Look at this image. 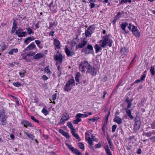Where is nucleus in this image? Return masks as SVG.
Listing matches in <instances>:
<instances>
[{"label": "nucleus", "instance_id": "1", "mask_svg": "<svg viewBox=\"0 0 155 155\" xmlns=\"http://www.w3.org/2000/svg\"><path fill=\"white\" fill-rule=\"evenodd\" d=\"M109 35H106L104 37H103L104 39L102 40V42L101 46L103 48H104L106 46L108 45L110 47L112 46L113 41L112 39L110 38Z\"/></svg>", "mask_w": 155, "mask_h": 155}, {"label": "nucleus", "instance_id": "2", "mask_svg": "<svg viewBox=\"0 0 155 155\" xmlns=\"http://www.w3.org/2000/svg\"><path fill=\"white\" fill-rule=\"evenodd\" d=\"M95 25L93 24L90 26L87 29H86L85 32V36L87 37L91 36V34L93 33L95 29Z\"/></svg>", "mask_w": 155, "mask_h": 155}, {"label": "nucleus", "instance_id": "3", "mask_svg": "<svg viewBox=\"0 0 155 155\" xmlns=\"http://www.w3.org/2000/svg\"><path fill=\"white\" fill-rule=\"evenodd\" d=\"M89 65L90 64L88 63V62L87 61L85 60L83 62H81L79 67V69L82 73H84L86 71L85 68H86L87 70Z\"/></svg>", "mask_w": 155, "mask_h": 155}, {"label": "nucleus", "instance_id": "4", "mask_svg": "<svg viewBox=\"0 0 155 155\" xmlns=\"http://www.w3.org/2000/svg\"><path fill=\"white\" fill-rule=\"evenodd\" d=\"M81 51L84 52L85 54H93V52L94 53L93 47L90 44H88L87 47L83 49Z\"/></svg>", "mask_w": 155, "mask_h": 155}, {"label": "nucleus", "instance_id": "5", "mask_svg": "<svg viewBox=\"0 0 155 155\" xmlns=\"http://www.w3.org/2000/svg\"><path fill=\"white\" fill-rule=\"evenodd\" d=\"M87 73H88L93 76H95L97 74V71L96 68L91 65H89V67L87 68Z\"/></svg>", "mask_w": 155, "mask_h": 155}, {"label": "nucleus", "instance_id": "6", "mask_svg": "<svg viewBox=\"0 0 155 155\" xmlns=\"http://www.w3.org/2000/svg\"><path fill=\"white\" fill-rule=\"evenodd\" d=\"M54 60L57 61L55 65L57 66L58 64H61L63 61V56L61 54H56L54 56Z\"/></svg>", "mask_w": 155, "mask_h": 155}, {"label": "nucleus", "instance_id": "7", "mask_svg": "<svg viewBox=\"0 0 155 155\" xmlns=\"http://www.w3.org/2000/svg\"><path fill=\"white\" fill-rule=\"evenodd\" d=\"M134 131H137L140 128L141 125V122L140 120H138L136 117L134 119Z\"/></svg>", "mask_w": 155, "mask_h": 155}, {"label": "nucleus", "instance_id": "8", "mask_svg": "<svg viewBox=\"0 0 155 155\" xmlns=\"http://www.w3.org/2000/svg\"><path fill=\"white\" fill-rule=\"evenodd\" d=\"M69 119V114L66 112H64L60 120V124H64L65 121Z\"/></svg>", "mask_w": 155, "mask_h": 155}, {"label": "nucleus", "instance_id": "9", "mask_svg": "<svg viewBox=\"0 0 155 155\" xmlns=\"http://www.w3.org/2000/svg\"><path fill=\"white\" fill-rule=\"evenodd\" d=\"M131 31L136 37H139L140 35V32L139 31L137 27L134 25L132 26Z\"/></svg>", "mask_w": 155, "mask_h": 155}, {"label": "nucleus", "instance_id": "10", "mask_svg": "<svg viewBox=\"0 0 155 155\" xmlns=\"http://www.w3.org/2000/svg\"><path fill=\"white\" fill-rule=\"evenodd\" d=\"M64 50L67 55L68 57L72 56L75 54L74 52V51H71L67 46H65Z\"/></svg>", "mask_w": 155, "mask_h": 155}, {"label": "nucleus", "instance_id": "11", "mask_svg": "<svg viewBox=\"0 0 155 155\" xmlns=\"http://www.w3.org/2000/svg\"><path fill=\"white\" fill-rule=\"evenodd\" d=\"M35 48H36L34 42L31 43L27 47H26L23 51L24 52L26 51L32 50Z\"/></svg>", "mask_w": 155, "mask_h": 155}, {"label": "nucleus", "instance_id": "12", "mask_svg": "<svg viewBox=\"0 0 155 155\" xmlns=\"http://www.w3.org/2000/svg\"><path fill=\"white\" fill-rule=\"evenodd\" d=\"M21 124L23 125L24 126L27 128L28 126L30 127H32L33 125L32 124L27 120H24L21 122Z\"/></svg>", "mask_w": 155, "mask_h": 155}, {"label": "nucleus", "instance_id": "13", "mask_svg": "<svg viewBox=\"0 0 155 155\" xmlns=\"http://www.w3.org/2000/svg\"><path fill=\"white\" fill-rule=\"evenodd\" d=\"M128 25V24L127 22H125L123 23H122L121 24V29L126 34H129V31L126 30V27Z\"/></svg>", "mask_w": 155, "mask_h": 155}, {"label": "nucleus", "instance_id": "14", "mask_svg": "<svg viewBox=\"0 0 155 155\" xmlns=\"http://www.w3.org/2000/svg\"><path fill=\"white\" fill-rule=\"evenodd\" d=\"M124 110L126 111V113L131 120H133L134 118V117L131 114V111L130 108H125Z\"/></svg>", "mask_w": 155, "mask_h": 155}, {"label": "nucleus", "instance_id": "15", "mask_svg": "<svg viewBox=\"0 0 155 155\" xmlns=\"http://www.w3.org/2000/svg\"><path fill=\"white\" fill-rule=\"evenodd\" d=\"M54 45L58 49H60L61 48L60 42L58 39H54Z\"/></svg>", "mask_w": 155, "mask_h": 155}, {"label": "nucleus", "instance_id": "16", "mask_svg": "<svg viewBox=\"0 0 155 155\" xmlns=\"http://www.w3.org/2000/svg\"><path fill=\"white\" fill-rule=\"evenodd\" d=\"M113 121L117 123L119 125L121 124L122 123L121 119L117 115L115 116L113 119Z\"/></svg>", "mask_w": 155, "mask_h": 155}, {"label": "nucleus", "instance_id": "17", "mask_svg": "<svg viewBox=\"0 0 155 155\" xmlns=\"http://www.w3.org/2000/svg\"><path fill=\"white\" fill-rule=\"evenodd\" d=\"M44 55L43 54L38 53L33 56V58L35 60H38L39 59L43 58Z\"/></svg>", "mask_w": 155, "mask_h": 155}, {"label": "nucleus", "instance_id": "18", "mask_svg": "<svg viewBox=\"0 0 155 155\" xmlns=\"http://www.w3.org/2000/svg\"><path fill=\"white\" fill-rule=\"evenodd\" d=\"M58 132L59 133L63 135L64 136L67 138H69L70 137V135L68 133L64 131L63 130L60 129L59 130Z\"/></svg>", "mask_w": 155, "mask_h": 155}, {"label": "nucleus", "instance_id": "19", "mask_svg": "<svg viewBox=\"0 0 155 155\" xmlns=\"http://www.w3.org/2000/svg\"><path fill=\"white\" fill-rule=\"evenodd\" d=\"M87 44V41L84 39L81 42L79 43L78 44V47L80 48H82L85 46Z\"/></svg>", "mask_w": 155, "mask_h": 155}, {"label": "nucleus", "instance_id": "20", "mask_svg": "<svg viewBox=\"0 0 155 155\" xmlns=\"http://www.w3.org/2000/svg\"><path fill=\"white\" fill-rule=\"evenodd\" d=\"M133 99H129L128 97H127L125 100V101L127 104V108H130L132 105L131 102Z\"/></svg>", "mask_w": 155, "mask_h": 155}, {"label": "nucleus", "instance_id": "21", "mask_svg": "<svg viewBox=\"0 0 155 155\" xmlns=\"http://www.w3.org/2000/svg\"><path fill=\"white\" fill-rule=\"evenodd\" d=\"M15 34L19 38L25 37L27 34L26 31H22L21 32H15Z\"/></svg>", "mask_w": 155, "mask_h": 155}, {"label": "nucleus", "instance_id": "22", "mask_svg": "<svg viewBox=\"0 0 155 155\" xmlns=\"http://www.w3.org/2000/svg\"><path fill=\"white\" fill-rule=\"evenodd\" d=\"M0 46L1 47L0 52H3L8 47L7 46L5 42H2L0 45Z\"/></svg>", "mask_w": 155, "mask_h": 155}, {"label": "nucleus", "instance_id": "23", "mask_svg": "<svg viewBox=\"0 0 155 155\" xmlns=\"http://www.w3.org/2000/svg\"><path fill=\"white\" fill-rule=\"evenodd\" d=\"M71 86V85L67 83L64 88V91L67 92L70 91L71 89L70 87Z\"/></svg>", "mask_w": 155, "mask_h": 155}, {"label": "nucleus", "instance_id": "24", "mask_svg": "<svg viewBox=\"0 0 155 155\" xmlns=\"http://www.w3.org/2000/svg\"><path fill=\"white\" fill-rule=\"evenodd\" d=\"M102 48L101 46H100L98 44H95L94 46V48L95 50L96 53H97L101 51L102 49Z\"/></svg>", "mask_w": 155, "mask_h": 155}, {"label": "nucleus", "instance_id": "25", "mask_svg": "<svg viewBox=\"0 0 155 155\" xmlns=\"http://www.w3.org/2000/svg\"><path fill=\"white\" fill-rule=\"evenodd\" d=\"M7 118L0 119V121L1 123V124L3 126H6L8 124L7 122Z\"/></svg>", "mask_w": 155, "mask_h": 155}, {"label": "nucleus", "instance_id": "26", "mask_svg": "<svg viewBox=\"0 0 155 155\" xmlns=\"http://www.w3.org/2000/svg\"><path fill=\"white\" fill-rule=\"evenodd\" d=\"M120 52L121 54L126 55L128 53V50L125 47H124L121 49Z\"/></svg>", "mask_w": 155, "mask_h": 155}, {"label": "nucleus", "instance_id": "27", "mask_svg": "<svg viewBox=\"0 0 155 155\" xmlns=\"http://www.w3.org/2000/svg\"><path fill=\"white\" fill-rule=\"evenodd\" d=\"M5 118H6L5 111L3 110H1L0 111V119Z\"/></svg>", "mask_w": 155, "mask_h": 155}, {"label": "nucleus", "instance_id": "28", "mask_svg": "<svg viewBox=\"0 0 155 155\" xmlns=\"http://www.w3.org/2000/svg\"><path fill=\"white\" fill-rule=\"evenodd\" d=\"M66 145L68 147L69 149L71 150L73 153L77 149H75L74 147H73L72 145L71 144H69L67 143H66Z\"/></svg>", "mask_w": 155, "mask_h": 155}, {"label": "nucleus", "instance_id": "29", "mask_svg": "<svg viewBox=\"0 0 155 155\" xmlns=\"http://www.w3.org/2000/svg\"><path fill=\"white\" fill-rule=\"evenodd\" d=\"M25 134H26V136L28 138L31 139L32 140H34L35 137L34 135L28 132L25 133Z\"/></svg>", "mask_w": 155, "mask_h": 155}, {"label": "nucleus", "instance_id": "30", "mask_svg": "<svg viewBox=\"0 0 155 155\" xmlns=\"http://www.w3.org/2000/svg\"><path fill=\"white\" fill-rule=\"evenodd\" d=\"M81 76V74L78 72L75 76V79L76 82H78V83H81V82L79 81V78Z\"/></svg>", "mask_w": 155, "mask_h": 155}, {"label": "nucleus", "instance_id": "31", "mask_svg": "<svg viewBox=\"0 0 155 155\" xmlns=\"http://www.w3.org/2000/svg\"><path fill=\"white\" fill-rule=\"evenodd\" d=\"M18 51V49L17 48L16 49L13 48L12 49L9 51L8 52V54L9 55H13L14 52L15 53H17Z\"/></svg>", "mask_w": 155, "mask_h": 155}, {"label": "nucleus", "instance_id": "32", "mask_svg": "<svg viewBox=\"0 0 155 155\" xmlns=\"http://www.w3.org/2000/svg\"><path fill=\"white\" fill-rule=\"evenodd\" d=\"M155 66H151L150 69V71L151 74V75L153 76L155 75V71L154 69Z\"/></svg>", "mask_w": 155, "mask_h": 155}, {"label": "nucleus", "instance_id": "33", "mask_svg": "<svg viewBox=\"0 0 155 155\" xmlns=\"http://www.w3.org/2000/svg\"><path fill=\"white\" fill-rule=\"evenodd\" d=\"M110 111H109L108 112V113L107 114H106L105 116V120L104 123L105 124H107L108 121V118L110 115Z\"/></svg>", "mask_w": 155, "mask_h": 155}, {"label": "nucleus", "instance_id": "34", "mask_svg": "<svg viewBox=\"0 0 155 155\" xmlns=\"http://www.w3.org/2000/svg\"><path fill=\"white\" fill-rule=\"evenodd\" d=\"M49 27L48 28L49 29H50L51 28H52L54 25H55V26H56L57 25V23L55 24V21H50L49 22Z\"/></svg>", "mask_w": 155, "mask_h": 155}, {"label": "nucleus", "instance_id": "35", "mask_svg": "<svg viewBox=\"0 0 155 155\" xmlns=\"http://www.w3.org/2000/svg\"><path fill=\"white\" fill-rule=\"evenodd\" d=\"M35 42L37 45L38 47L40 49H42L43 48V46L40 45L41 43V41L38 40H35Z\"/></svg>", "mask_w": 155, "mask_h": 155}, {"label": "nucleus", "instance_id": "36", "mask_svg": "<svg viewBox=\"0 0 155 155\" xmlns=\"http://www.w3.org/2000/svg\"><path fill=\"white\" fill-rule=\"evenodd\" d=\"M73 134H72V135L75 137L76 139L78 140V141H80L81 140V139H80L79 135L76 134L75 133H74L73 132Z\"/></svg>", "mask_w": 155, "mask_h": 155}, {"label": "nucleus", "instance_id": "37", "mask_svg": "<svg viewBox=\"0 0 155 155\" xmlns=\"http://www.w3.org/2000/svg\"><path fill=\"white\" fill-rule=\"evenodd\" d=\"M26 29L27 31V33L29 35H31V34L34 33V32L33 31L32 29L30 28V27L28 28H26Z\"/></svg>", "mask_w": 155, "mask_h": 155}, {"label": "nucleus", "instance_id": "38", "mask_svg": "<svg viewBox=\"0 0 155 155\" xmlns=\"http://www.w3.org/2000/svg\"><path fill=\"white\" fill-rule=\"evenodd\" d=\"M99 117H94L91 118H90L88 119V120L92 122H94L98 120L99 119Z\"/></svg>", "mask_w": 155, "mask_h": 155}, {"label": "nucleus", "instance_id": "39", "mask_svg": "<svg viewBox=\"0 0 155 155\" xmlns=\"http://www.w3.org/2000/svg\"><path fill=\"white\" fill-rule=\"evenodd\" d=\"M26 73V71L25 70H22L21 71L19 72V74L21 78L25 76V74Z\"/></svg>", "mask_w": 155, "mask_h": 155}, {"label": "nucleus", "instance_id": "40", "mask_svg": "<svg viewBox=\"0 0 155 155\" xmlns=\"http://www.w3.org/2000/svg\"><path fill=\"white\" fill-rule=\"evenodd\" d=\"M41 112L45 116L49 114L48 111L45 108H43L42 109Z\"/></svg>", "mask_w": 155, "mask_h": 155}, {"label": "nucleus", "instance_id": "41", "mask_svg": "<svg viewBox=\"0 0 155 155\" xmlns=\"http://www.w3.org/2000/svg\"><path fill=\"white\" fill-rule=\"evenodd\" d=\"M78 145L79 147L82 150H84V145L82 143H78Z\"/></svg>", "mask_w": 155, "mask_h": 155}, {"label": "nucleus", "instance_id": "42", "mask_svg": "<svg viewBox=\"0 0 155 155\" xmlns=\"http://www.w3.org/2000/svg\"><path fill=\"white\" fill-rule=\"evenodd\" d=\"M49 67L47 66L46 68H45V71L46 72L47 74H51L52 72L50 71L49 68Z\"/></svg>", "mask_w": 155, "mask_h": 155}, {"label": "nucleus", "instance_id": "43", "mask_svg": "<svg viewBox=\"0 0 155 155\" xmlns=\"http://www.w3.org/2000/svg\"><path fill=\"white\" fill-rule=\"evenodd\" d=\"M67 83L71 86L73 84L75 83L74 79V78L71 79Z\"/></svg>", "mask_w": 155, "mask_h": 155}, {"label": "nucleus", "instance_id": "44", "mask_svg": "<svg viewBox=\"0 0 155 155\" xmlns=\"http://www.w3.org/2000/svg\"><path fill=\"white\" fill-rule=\"evenodd\" d=\"M17 22L14 20L12 28L16 29L18 28Z\"/></svg>", "mask_w": 155, "mask_h": 155}, {"label": "nucleus", "instance_id": "45", "mask_svg": "<svg viewBox=\"0 0 155 155\" xmlns=\"http://www.w3.org/2000/svg\"><path fill=\"white\" fill-rule=\"evenodd\" d=\"M35 54V52L30 51L27 54V56L28 57L34 56Z\"/></svg>", "mask_w": 155, "mask_h": 155}, {"label": "nucleus", "instance_id": "46", "mask_svg": "<svg viewBox=\"0 0 155 155\" xmlns=\"http://www.w3.org/2000/svg\"><path fill=\"white\" fill-rule=\"evenodd\" d=\"M30 117H31V119L33 121H34V122H37V123H39V121L38 120L36 119L34 117V116H30Z\"/></svg>", "mask_w": 155, "mask_h": 155}, {"label": "nucleus", "instance_id": "47", "mask_svg": "<svg viewBox=\"0 0 155 155\" xmlns=\"http://www.w3.org/2000/svg\"><path fill=\"white\" fill-rule=\"evenodd\" d=\"M87 140L88 141V143L90 146H91L92 144L93 143V140L92 139L90 138V137H89L87 139Z\"/></svg>", "mask_w": 155, "mask_h": 155}, {"label": "nucleus", "instance_id": "48", "mask_svg": "<svg viewBox=\"0 0 155 155\" xmlns=\"http://www.w3.org/2000/svg\"><path fill=\"white\" fill-rule=\"evenodd\" d=\"M127 2V0H121L120 2L117 5L118 6H120L124 3H126Z\"/></svg>", "mask_w": 155, "mask_h": 155}, {"label": "nucleus", "instance_id": "49", "mask_svg": "<svg viewBox=\"0 0 155 155\" xmlns=\"http://www.w3.org/2000/svg\"><path fill=\"white\" fill-rule=\"evenodd\" d=\"M96 148H99L101 147V143L100 142H99L98 144H96L94 146Z\"/></svg>", "mask_w": 155, "mask_h": 155}, {"label": "nucleus", "instance_id": "50", "mask_svg": "<svg viewBox=\"0 0 155 155\" xmlns=\"http://www.w3.org/2000/svg\"><path fill=\"white\" fill-rule=\"evenodd\" d=\"M13 85L15 87H18L21 86L22 84L18 82H14L13 84Z\"/></svg>", "mask_w": 155, "mask_h": 155}, {"label": "nucleus", "instance_id": "51", "mask_svg": "<svg viewBox=\"0 0 155 155\" xmlns=\"http://www.w3.org/2000/svg\"><path fill=\"white\" fill-rule=\"evenodd\" d=\"M117 127V125H113L112 127V132L113 133L115 131V130Z\"/></svg>", "mask_w": 155, "mask_h": 155}, {"label": "nucleus", "instance_id": "52", "mask_svg": "<svg viewBox=\"0 0 155 155\" xmlns=\"http://www.w3.org/2000/svg\"><path fill=\"white\" fill-rule=\"evenodd\" d=\"M106 138L109 145L112 144L111 142V140L110 138L108 136H107Z\"/></svg>", "mask_w": 155, "mask_h": 155}, {"label": "nucleus", "instance_id": "53", "mask_svg": "<svg viewBox=\"0 0 155 155\" xmlns=\"http://www.w3.org/2000/svg\"><path fill=\"white\" fill-rule=\"evenodd\" d=\"M150 125L152 129H155V120L150 124Z\"/></svg>", "mask_w": 155, "mask_h": 155}, {"label": "nucleus", "instance_id": "54", "mask_svg": "<svg viewBox=\"0 0 155 155\" xmlns=\"http://www.w3.org/2000/svg\"><path fill=\"white\" fill-rule=\"evenodd\" d=\"M67 125L71 129H72L74 127L71 122H68L67 123Z\"/></svg>", "mask_w": 155, "mask_h": 155}, {"label": "nucleus", "instance_id": "55", "mask_svg": "<svg viewBox=\"0 0 155 155\" xmlns=\"http://www.w3.org/2000/svg\"><path fill=\"white\" fill-rule=\"evenodd\" d=\"M75 150L74 153L76 154L77 155H83L80 152L78 149Z\"/></svg>", "mask_w": 155, "mask_h": 155}, {"label": "nucleus", "instance_id": "56", "mask_svg": "<svg viewBox=\"0 0 155 155\" xmlns=\"http://www.w3.org/2000/svg\"><path fill=\"white\" fill-rule=\"evenodd\" d=\"M57 94L56 93L55 94H53L52 97V99H50V101H51L52 100L53 101H55L57 98Z\"/></svg>", "mask_w": 155, "mask_h": 155}, {"label": "nucleus", "instance_id": "57", "mask_svg": "<svg viewBox=\"0 0 155 155\" xmlns=\"http://www.w3.org/2000/svg\"><path fill=\"white\" fill-rule=\"evenodd\" d=\"M75 117H79V118H83V117L84 118V115H83V114H81V113H78L77 114Z\"/></svg>", "mask_w": 155, "mask_h": 155}, {"label": "nucleus", "instance_id": "58", "mask_svg": "<svg viewBox=\"0 0 155 155\" xmlns=\"http://www.w3.org/2000/svg\"><path fill=\"white\" fill-rule=\"evenodd\" d=\"M146 77V74H143L141 75L140 80L141 81H144L145 78Z\"/></svg>", "mask_w": 155, "mask_h": 155}, {"label": "nucleus", "instance_id": "59", "mask_svg": "<svg viewBox=\"0 0 155 155\" xmlns=\"http://www.w3.org/2000/svg\"><path fill=\"white\" fill-rule=\"evenodd\" d=\"M103 3L105 4L106 3H108L107 4V6H110L111 5V4L109 2V0H104L103 2Z\"/></svg>", "mask_w": 155, "mask_h": 155}, {"label": "nucleus", "instance_id": "60", "mask_svg": "<svg viewBox=\"0 0 155 155\" xmlns=\"http://www.w3.org/2000/svg\"><path fill=\"white\" fill-rule=\"evenodd\" d=\"M150 140V141L153 142H155V136H153L149 138Z\"/></svg>", "mask_w": 155, "mask_h": 155}, {"label": "nucleus", "instance_id": "61", "mask_svg": "<svg viewBox=\"0 0 155 155\" xmlns=\"http://www.w3.org/2000/svg\"><path fill=\"white\" fill-rule=\"evenodd\" d=\"M152 134H153L152 132H151L150 131H149V132H147L146 133V136L147 137H149L151 136V135Z\"/></svg>", "mask_w": 155, "mask_h": 155}, {"label": "nucleus", "instance_id": "62", "mask_svg": "<svg viewBox=\"0 0 155 155\" xmlns=\"http://www.w3.org/2000/svg\"><path fill=\"white\" fill-rule=\"evenodd\" d=\"M105 151H106V153L107 155H112L110 149L108 150H106Z\"/></svg>", "mask_w": 155, "mask_h": 155}, {"label": "nucleus", "instance_id": "63", "mask_svg": "<svg viewBox=\"0 0 155 155\" xmlns=\"http://www.w3.org/2000/svg\"><path fill=\"white\" fill-rule=\"evenodd\" d=\"M30 41L28 40L27 38H26L24 41V43L26 45L28 44L30 42Z\"/></svg>", "mask_w": 155, "mask_h": 155}, {"label": "nucleus", "instance_id": "64", "mask_svg": "<svg viewBox=\"0 0 155 155\" xmlns=\"http://www.w3.org/2000/svg\"><path fill=\"white\" fill-rule=\"evenodd\" d=\"M42 78L44 81L47 80L48 79V78L45 75H43L42 76Z\"/></svg>", "mask_w": 155, "mask_h": 155}]
</instances>
